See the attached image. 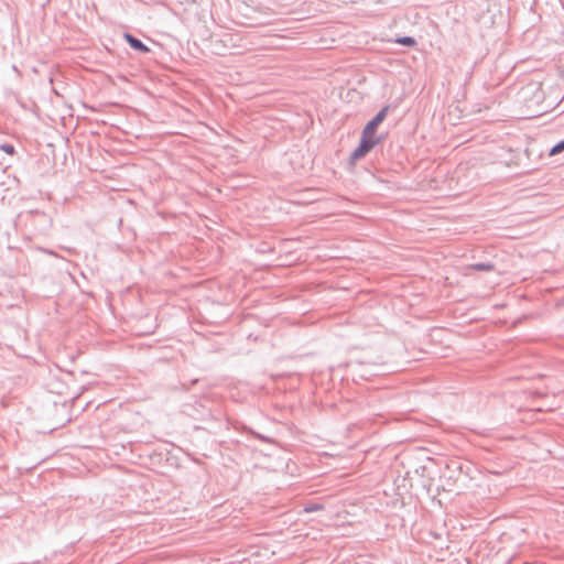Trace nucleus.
Masks as SVG:
<instances>
[{
  "label": "nucleus",
  "instance_id": "obj_4",
  "mask_svg": "<svg viewBox=\"0 0 564 564\" xmlns=\"http://www.w3.org/2000/svg\"><path fill=\"white\" fill-rule=\"evenodd\" d=\"M562 151H564V140L558 142L556 145H554L551 151H550V155H555V154H558L561 153Z\"/></svg>",
  "mask_w": 564,
  "mask_h": 564
},
{
  "label": "nucleus",
  "instance_id": "obj_5",
  "mask_svg": "<svg viewBox=\"0 0 564 564\" xmlns=\"http://www.w3.org/2000/svg\"><path fill=\"white\" fill-rule=\"evenodd\" d=\"M0 149L6 152L7 154H10V155H13L14 154V148L10 144H3V145H0Z\"/></svg>",
  "mask_w": 564,
  "mask_h": 564
},
{
  "label": "nucleus",
  "instance_id": "obj_2",
  "mask_svg": "<svg viewBox=\"0 0 564 564\" xmlns=\"http://www.w3.org/2000/svg\"><path fill=\"white\" fill-rule=\"evenodd\" d=\"M124 39L134 50L143 53L149 52V47L144 45L140 40L133 37L131 34H126Z\"/></svg>",
  "mask_w": 564,
  "mask_h": 564
},
{
  "label": "nucleus",
  "instance_id": "obj_6",
  "mask_svg": "<svg viewBox=\"0 0 564 564\" xmlns=\"http://www.w3.org/2000/svg\"><path fill=\"white\" fill-rule=\"evenodd\" d=\"M475 268H476L477 270H486V271H488V270H491V269H492V267H491L490 264H476V265H475Z\"/></svg>",
  "mask_w": 564,
  "mask_h": 564
},
{
  "label": "nucleus",
  "instance_id": "obj_1",
  "mask_svg": "<svg viewBox=\"0 0 564 564\" xmlns=\"http://www.w3.org/2000/svg\"><path fill=\"white\" fill-rule=\"evenodd\" d=\"M388 112L389 106H384L376 117L366 124L361 132L360 143L351 153L352 161H358L364 158L381 141V138L377 137V128L386 119Z\"/></svg>",
  "mask_w": 564,
  "mask_h": 564
},
{
  "label": "nucleus",
  "instance_id": "obj_3",
  "mask_svg": "<svg viewBox=\"0 0 564 564\" xmlns=\"http://www.w3.org/2000/svg\"><path fill=\"white\" fill-rule=\"evenodd\" d=\"M397 42L402 44V45H406V46L415 45V40L413 37H410V36L400 37V39L397 40Z\"/></svg>",
  "mask_w": 564,
  "mask_h": 564
}]
</instances>
